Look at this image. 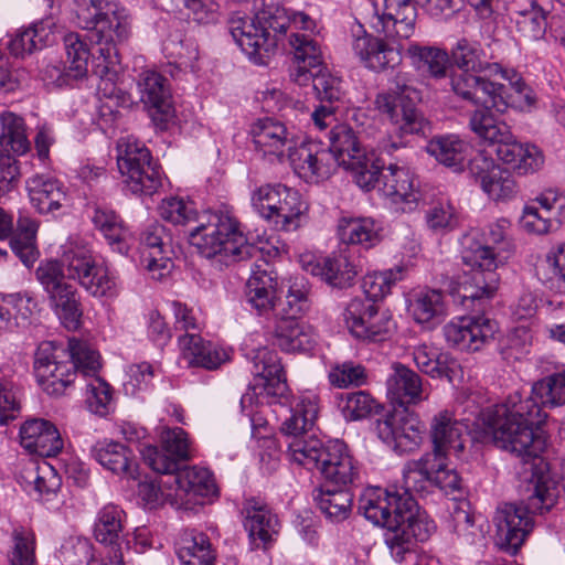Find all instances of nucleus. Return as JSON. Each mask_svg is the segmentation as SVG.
<instances>
[{"label": "nucleus", "mask_w": 565, "mask_h": 565, "mask_svg": "<svg viewBox=\"0 0 565 565\" xmlns=\"http://www.w3.org/2000/svg\"><path fill=\"white\" fill-rule=\"evenodd\" d=\"M483 192L494 201H508L518 195L519 189L515 180L508 170L494 169L492 175L481 185Z\"/></svg>", "instance_id": "nucleus-63"}, {"label": "nucleus", "mask_w": 565, "mask_h": 565, "mask_svg": "<svg viewBox=\"0 0 565 565\" xmlns=\"http://www.w3.org/2000/svg\"><path fill=\"white\" fill-rule=\"evenodd\" d=\"M548 0H533L530 7L518 13L516 30L525 40H542L547 30Z\"/></svg>", "instance_id": "nucleus-51"}, {"label": "nucleus", "mask_w": 565, "mask_h": 565, "mask_svg": "<svg viewBox=\"0 0 565 565\" xmlns=\"http://www.w3.org/2000/svg\"><path fill=\"white\" fill-rule=\"evenodd\" d=\"M131 35V18L128 10L117 2L108 4L104 12L100 23L89 35L90 42L96 44L93 54V73L102 77L100 90L104 95L115 96L119 94L121 103L128 100V97L116 90L114 83L116 74L120 73V56L118 45L126 42Z\"/></svg>", "instance_id": "nucleus-9"}, {"label": "nucleus", "mask_w": 565, "mask_h": 565, "mask_svg": "<svg viewBox=\"0 0 565 565\" xmlns=\"http://www.w3.org/2000/svg\"><path fill=\"white\" fill-rule=\"evenodd\" d=\"M406 57L411 65L426 77L437 81L448 76L451 62L450 52L441 47L420 45L408 41Z\"/></svg>", "instance_id": "nucleus-33"}, {"label": "nucleus", "mask_w": 565, "mask_h": 565, "mask_svg": "<svg viewBox=\"0 0 565 565\" xmlns=\"http://www.w3.org/2000/svg\"><path fill=\"white\" fill-rule=\"evenodd\" d=\"M338 233L342 243L364 248L375 246L381 239L379 228L371 217H343L339 221Z\"/></svg>", "instance_id": "nucleus-47"}, {"label": "nucleus", "mask_w": 565, "mask_h": 565, "mask_svg": "<svg viewBox=\"0 0 565 565\" xmlns=\"http://www.w3.org/2000/svg\"><path fill=\"white\" fill-rule=\"evenodd\" d=\"M173 492L167 494L172 507L186 508L196 503L199 498H210L217 493L214 478L206 468L183 467L170 477Z\"/></svg>", "instance_id": "nucleus-19"}, {"label": "nucleus", "mask_w": 565, "mask_h": 565, "mask_svg": "<svg viewBox=\"0 0 565 565\" xmlns=\"http://www.w3.org/2000/svg\"><path fill=\"white\" fill-rule=\"evenodd\" d=\"M468 422L469 418L458 419L449 409L436 413L429 423L433 452L428 455L447 456L451 451L461 452L468 438Z\"/></svg>", "instance_id": "nucleus-23"}, {"label": "nucleus", "mask_w": 565, "mask_h": 565, "mask_svg": "<svg viewBox=\"0 0 565 565\" xmlns=\"http://www.w3.org/2000/svg\"><path fill=\"white\" fill-rule=\"evenodd\" d=\"M20 444L30 454L56 456L63 449V439L56 426L42 418L26 420L20 427Z\"/></svg>", "instance_id": "nucleus-30"}, {"label": "nucleus", "mask_w": 565, "mask_h": 565, "mask_svg": "<svg viewBox=\"0 0 565 565\" xmlns=\"http://www.w3.org/2000/svg\"><path fill=\"white\" fill-rule=\"evenodd\" d=\"M63 41L68 74L77 79L84 77L88 71V60L90 56L93 57L95 52H89L87 44L77 33L70 32L65 34Z\"/></svg>", "instance_id": "nucleus-58"}, {"label": "nucleus", "mask_w": 565, "mask_h": 565, "mask_svg": "<svg viewBox=\"0 0 565 565\" xmlns=\"http://www.w3.org/2000/svg\"><path fill=\"white\" fill-rule=\"evenodd\" d=\"M288 28L311 31L315 20L303 12H290L278 3H264L254 17L233 13L228 30L239 49L255 63L262 64L287 36Z\"/></svg>", "instance_id": "nucleus-7"}, {"label": "nucleus", "mask_w": 565, "mask_h": 565, "mask_svg": "<svg viewBox=\"0 0 565 565\" xmlns=\"http://www.w3.org/2000/svg\"><path fill=\"white\" fill-rule=\"evenodd\" d=\"M399 504V516L396 520L398 526L403 527L405 535L409 536L415 545L418 541H426L435 526L433 522L415 513L416 503L413 494L409 493L408 498L402 500Z\"/></svg>", "instance_id": "nucleus-53"}, {"label": "nucleus", "mask_w": 565, "mask_h": 565, "mask_svg": "<svg viewBox=\"0 0 565 565\" xmlns=\"http://www.w3.org/2000/svg\"><path fill=\"white\" fill-rule=\"evenodd\" d=\"M386 387L392 399L401 404H417L425 398L420 376L402 363L392 365V373L386 380Z\"/></svg>", "instance_id": "nucleus-38"}, {"label": "nucleus", "mask_w": 565, "mask_h": 565, "mask_svg": "<svg viewBox=\"0 0 565 565\" xmlns=\"http://www.w3.org/2000/svg\"><path fill=\"white\" fill-rule=\"evenodd\" d=\"M141 263L156 279L163 278L173 266L171 259V236L163 225L152 223L140 236Z\"/></svg>", "instance_id": "nucleus-26"}, {"label": "nucleus", "mask_w": 565, "mask_h": 565, "mask_svg": "<svg viewBox=\"0 0 565 565\" xmlns=\"http://www.w3.org/2000/svg\"><path fill=\"white\" fill-rule=\"evenodd\" d=\"M290 32L288 44L295 58V65L290 70V78L300 86L310 83L312 71L322 65V52L320 44L312 38L315 31L288 28Z\"/></svg>", "instance_id": "nucleus-25"}, {"label": "nucleus", "mask_w": 565, "mask_h": 565, "mask_svg": "<svg viewBox=\"0 0 565 565\" xmlns=\"http://www.w3.org/2000/svg\"><path fill=\"white\" fill-rule=\"evenodd\" d=\"M380 193L402 212L415 211L422 200L417 177L406 162L398 158L383 168Z\"/></svg>", "instance_id": "nucleus-17"}, {"label": "nucleus", "mask_w": 565, "mask_h": 565, "mask_svg": "<svg viewBox=\"0 0 565 565\" xmlns=\"http://www.w3.org/2000/svg\"><path fill=\"white\" fill-rule=\"evenodd\" d=\"M90 218L95 228L104 235L108 243L116 245L118 250L122 253L125 249L122 242L126 238L127 231L120 217L113 210L96 206Z\"/></svg>", "instance_id": "nucleus-57"}, {"label": "nucleus", "mask_w": 565, "mask_h": 565, "mask_svg": "<svg viewBox=\"0 0 565 565\" xmlns=\"http://www.w3.org/2000/svg\"><path fill=\"white\" fill-rule=\"evenodd\" d=\"M339 407L345 419L360 420L372 415L379 404L367 392L358 391L342 394Z\"/></svg>", "instance_id": "nucleus-60"}, {"label": "nucleus", "mask_w": 565, "mask_h": 565, "mask_svg": "<svg viewBox=\"0 0 565 565\" xmlns=\"http://www.w3.org/2000/svg\"><path fill=\"white\" fill-rule=\"evenodd\" d=\"M9 563L10 565H34L35 535L32 530L22 526L13 530Z\"/></svg>", "instance_id": "nucleus-61"}, {"label": "nucleus", "mask_w": 565, "mask_h": 565, "mask_svg": "<svg viewBox=\"0 0 565 565\" xmlns=\"http://www.w3.org/2000/svg\"><path fill=\"white\" fill-rule=\"evenodd\" d=\"M160 216L175 225L195 222L190 231V244L199 254L220 265H228L255 257L259 249L247 239L238 221L230 212H204L198 214L194 203L179 196H169L159 205Z\"/></svg>", "instance_id": "nucleus-3"}, {"label": "nucleus", "mask_w": 565, "mask_h": 565, "mask_svg": "<svg viewBox=\"0 0 565 565\" xmlns=\"http://www.w3.org/2000/svg\"><path fill=\"white\" fill-rule=\"evenodd\" d=\"M54 41V23L51 20H43L18 31L9 41L8 49L14 56L23 57L26 54L53 44Z\"/></svg>", "instance_id": "nucleus-40"}, {"label": "nucleus", "mask_w": 565, "mask_h": 565, "mask_svg": "<svg viewBox=\"0 0 565 565\" xmlns=\"http://www.w3.org/2000/svg\"><path fill=\"white\" fill-rule=\"evenodd\" d=\"M450 532L471 543L476 536L475 519L467 501L454 502L446 521Z\"/></svg>", "instance_id": "nucleus-62"}, {"label": "nucleus", "mask_w": 565, "mask_h": 565, "mask_svg": "<svg viewBox=\"0 0 565 565\" xmlns=\"http://www.w3.org/2000/svg\"><path fill=\"white\" fill-rule=\"evenodd\" d=\"M413 360L418 370L433 379H446L454 383L461 374V366L449 353H438L435 349L420 344L413 351Z\"/></svg>", "instance_id": "nucleus-37"}, {"label": "nucleus", "mask_w": 565, "mask_h": 565, "mask_svg": "<svg viewBox=\"0 0 565 565\" xmlns=\"http://www.w3.org/2000/svg\"><path fill=\"white\" fill-rule=\"evenodd\" d=\"M379 437L399 454L417 449L423 441V431L415 419L397 415L386 416L377 420Z\"/></svg>", "instance_id": "nucleus-29"}, {"label": "nucleus", "mask_w": 565, "mask_h": 565, "mask_svg": "<svg viewBox=\"0 0 565 565\" xmlns=\"http://www.w3.org/2000/svg\"><path fill=\"white\" fill-rule=\"evenodd\" d=\"M404 276L405 268L403 266H396L384 271L366 274L363 277L361 285L362 290L366 296L364 300H370L375 303L376 300L387 296L393 286H395L397 281L403 280Z\"/></svg>", "instance_id": "nucleus-55"}, {"label": "nucleus", "mask_w": 565, "mask_h": 565, "mask_svg": "<svg viewBox=\"0 0 565 565\" xmlns=\"http://www.w3.org/2000/svg\"><path fill=\"white\" fill-rule=\"evenodd\" d=\"M542 407L565 405V370L535 382L531 396Z\"/></svg>", "instance_id": "nucleus-54"}, {"label": "nucleus", "mask_w": 565, "mask_h": 565, "mask_svg": "<svg viewBox=\"0 0 565 565\" xmlns=\"http://www.w3.org/2000/svg\"><path fill=\"white\" fill-rule=\"evenodd\" d=\"M356 275L355 266L349 262L344 252L333 253L323 258L321 278L329 285L345 288L351 285Z\"/></svg>", "instance_id": "nucleus-56"}, {"label": "nucleus", "mask_w": 565, "mask_h": 565, "mask_svg": "<svg viewBox=\"0 0 565 565\" xmlns=\"http://www.w3.org/2000/svg\"><path fill=\"white\" fill-rule=\"evenodd\" d=\"M409 490L403 482L401 488L391 486L386 489L380 487L366 488L359 501L360 512L375 525L387 529L395 525L399 516V503L408 498Z\"/></svg>", "instance_id": "nucleus-18"}, {"label": "nucleus", "mask_w": 565, "mask_h": 565, "mask_svg": "<svg viewBox=\"0 0 565 565\" xmlns=\"http://www.w3.org/2000/svg\"><path fill=\"white\" fill-rule=\"evenodd\" d=\"M140 99L146 107L162 115L171 111V93L168 81L156 71H145L138 81Z\"/></svg>", "instance_id": "nucleus-43"}, {"label": "nucleus", "mask_w": 565, "mask_h": 565, "mask_svg": "<svg viewBox=\"0 0 565 565\" xmlns=\"http://www.w3.org/2000/svg\"><path fill=\"white\" fill-rule=\"evenodd\" d=\"M318 340L316 329L299 319H279L275 328L276 344L286 352H307Z\"/></svg>", "instance_id": "nucleus-35"}, {"label": "nucleus", "mask_w": 565, "mask_h": 565, "mask_svg": "<svg viewBox=\"0 0 565 565\" xmlns=\"http://www.w3.org/2000/svg\"><path fill=\"white\" fill-rule=\"evenodd\" d=\"M175 553L181 565H213L215 554L206 534L183 530L177 542Z\"/></svg>", "instance_id": "nucleus-39"}, {"label": "nucleus", "mask_w": 565, "mask_h": 565, "mask_svg": "<svg viewBox=\"0 0 565 565\" xmlns=\"http://www.w3.org/2000/svg\"><path fill=\"white\" fill-rule=\"evenodd\" d=\"M443 331L449 345L465 351H478L493 339L498 326L486 316L460 317L445 324Z\"/></svg>", "instance_id": "nucleus-22"}, {"label": "nucleus", "mask_w": 565, "mask_h": 565, "mask_svg": "<svg viewBox=\"0 0 565 565\" xmlns=\"http://www.w3.org/2000/svg\"><path fill=\"white\" fill-rule=\"evenodd\" d=\"M34 373L44 392L61 396L82 374L88 377L86 384V404L88 409L99 416H106L113 406L109 384L98 373L102 369L100 354L87 341L71 338L66 349L54 342H42L34 354Z\"/></svg>", "instance_id": "nucleus-2"}, {"label": "nucleus", "mask_w": 565, "mask_h": 565, "mask_svg": "<svg viewBox=\"0 0 565 565\" xmlns=\"http://www.w3.org/2000/svg\"><path fill=\"white\" fill-rule=\"evenodd\" d=\"M252 205L277 230L287 232L300 226L308 210L301 194L282 184H265L256 189L252 195Z\"/></svg>", "instance_id": "nucleus-13"}, {"label": "nucleus", "mask_w": 565, "mask_h": 565, "mask_svg": "<svg viewBox=\"0 0 565 565\" xmlns=\"http://www.w3.org/2000/svg\"><path fill=\"white\" fill-rule=\"evenodd\" d=\"M249 132L256 151L271 162H281L286 157L289 159L297 145L295 135L284 122L274 118L257 119Z\"/></svg>", "instance_id": "nucleus-20"}, {"label": "nucleus", "mask_w": 565, "mask_h": 565, "mask_svg": "<svg viewBox=\"0 0 565 565\" xmlns=\"http://www.w3.org/2000/svg\"><path fill=\"white\" fill-rule=\"evenodd\" d=\"M47 298L50 308L66 329L76 330L79 328L83 310L77 289L74 286L63 288Z\"/></svg>", "instance_id": "nucleus-50"}, {"label": "nucleus", "mask_w": 565, "mask_h": 565, "mask_svg": "<svg viewBox=\"0 0 565 565\" xmlns=\"http://www.w3.org/2000/svg\"><path fill=\"white\" fill-rule=\"evenodd\" d=\"M498 58L493 50L488 55L478 41L459 39L450 49V60L460 71L450 74L451 92L463 102L494 107L501 114L533 106L531 87Z\"/></svg>", "instance_id": "nucleus-1"}, {"label": "nucleus", "mask_w": 565, "mask_h": 565, "mask_svg": "<svg viewBox=\"0 0 565 565\" xmlns=\"http://www.w3.org/2000/svg\"><path fill=\"white\" fill-rule=\"evenodd\" d=\"M447 456L424 455L418 460L408 461L403 468V482L413 493H422L428 486L438 488L446 495L462 494V481L454 468L446 463Z\"/></svg>", "instance_id": "nucleus-14"}, {"label": "nucleus", "mask_w": 565, "mask_h": 565, "mask_svg": "<svg viewBox=\"0 0 565 565\" xmlns=\"http://www.w3.org/2000/svg\"><path fill=\"white\" fill-rule=\"evenodd\" d=\"M329 147L327 148L337 159V168H345L355 159L365 154L354 130L347 124H340L332 127L329 132Z\"/></svg>", "instance_id": "nucleus-45"}, {"label": "nucleus", "mask_w": 565, "mask_h": 565, "mask_svg": "<svg viewBox=\"0 0 565 565\" xmlns=\"http://www.w3.org/2000/svg\"><path fill=\"white\" fill-rule=\"evenodd\" d=\"M90 454L104 469L111 473L135 478L136 462L132 451L126 445L104 439L92 447Z\"/></svg>", "instance_id": "nucleus-36"}, {"label": "nucleus", "mask_w": 565, "mask_h": 565, "mask_svg": "<svg viewBox=\"0 0 565 565\" xmlns=\"http://www.w3.org/2000/svg\"><path fill=\"white\" fill-rule=\"evenodd\" d=\"M481 236L482 244H477L463 255V262L472 268L470 279L461 286L463 301L492 298L500 281L497 269L503 266L515 250L511 222L505 217L489 223Z\"/></svg>", "instance_id": "nucleus-8"}, {"label": "nucleus", "mask_w": 565, "mask_h": 565, "mask_svg": "<svg viewBox=\"0 0 565 565\" xmlns=\"http://www.w3.org/2000/svg\"><path fill=\"white\" fill-rule=\"evenodd\" d=\"M36 279L47 297L71 286L65 280H76L90 296L113 297L117 291V277L105 264L97 263L89 247L79 238L70 237L62 246L61 262H41Z\"/></svg>", "instance_id": "nucleus-6"}, {"label": "nucleus", "mask_w": 565, "mask_h": 565, "mask_svg": "<svg viewBox=\"0 0 565 565\" xmlns=\"http://www.w3.org/2000/svg\"><path fill=\"white\" fill-rule=\"evenodd\" d=\"M242 514L253 550L267 548L278 534L279 521L266 502L259 498L244 501Z\"/></svg>", "instance_id": "nucleus-27"}, {"label": "nucleus", "mask_w": 565, "mask_h": 565, "mask_svg": "<svg viewBox=\"0 0 565 565\" xmlns=\"http://www.w3.org/2000/svg\"><path fill=\"white\" fill-rule=\"evenodd\" d=\"M497 156L519 175L535 173L545 162L544 153L536 145L519 142L513 134L509 141L498 146Z\"/></svg>", "instance_id": "nucleus-31"}, {"label": "nucleus", "mask_w": 565, "mask_h": 565, "mask_svg": "<svg viewBox=\"0 0 565 565\" xmlns=\"http://www.w3.org/2000/svg\"><path fill=\"white\" fill-rule=\"evenodd\" d=\"M0 146L4 151H11L21 156L30 150L31 143L21 116L11 111H4L0 114Z\"/></svg>", "instance_id": "nucleus-52"}, {"label": "nucleus", "mask_w": 565, "mask_h": 565, "mask_svg": "<svg viewBox=\"0 0 565 565\" xmlns=\"http://www.w3.org/2000/svg\"><path fill=\"white\" fill-rule=\"evenodd\" d=\"M30 202L41 214L60 210L67 201L65 185L49 174H34L26 180Z\"/></svg>", "instance_id": "nucleus-32"}, {"label": "nucleus", "mask_w": 565, "mask_h": 565, "mask_svg": "<svg viewBox=\"0 0 565 565\" xmlns=\"http://www.w3.org/2000/svg\"><path fill=\"white\" fill-rule=\"evenodd\" d=\"M256 265L246 282V300L258 315H265L274 309L276 301L277 281L266 269Z\"/></svg>", "instance_id": "nucleus-41"}, {"label": "nucleus", "mask_w": 565, "mask_h": 565, "mask_svg": "<svg viewBox=\"0 0 565 565\" xmlns=\"http://www.w3.org/2000/svg\"><path fill=\"white\" fill-rule=\"evenodd\" d=\"M383 13L377 18L379 31L386 39L367 34L362 25L353 31L352 50L369 70L381 72L402 63L409 38L415 32L417 12L412 0H383Z\"/></svg>", "instance_id": "nucleus-5"}, {"label": "nucleus", "mask_w": 565, "mask_h": 565, "mask_svg": "<svg viewBox=\"0 0 565 565\" xmlns=\"http://www.w3.org/2000/svg\"><path fill=\"white\" fill-rule=\"evenodd\" d=\"M250 372L263 380L268 396L282 398L287 391L285 373L278 354L267 348H259L252 358Z\"/></svg>", "instance_id": "nucleus-34"}, {"label": "nucleus", "mask_w": 565, "mask_h": 565, "mask_svg": "<svg viewBox=\"0 0 565 565\" xmlns=\"http://www.w3.org/2000/svg\"><path fill=\"white\" fill-rule=\"evenodd\" d=\"M344 169L350 170L355 183L363 190L377 188L380 191L382 170L366 153L355 159Z\"/></svg>", "instance_id": "nucleus-64"}, {"label": "nucleus", "mask_w": 565, "mask_h": 565, "mask_svg": "<svg viewBox=\"0 0 565 565\" xmlns=\"http://www.w3.org/2000/svg\"><path fill=\"white\" fill-rule=\"evenodd\" d=\"M319 414L318 397L312 393L300 395L291 405L290 416L281 425L287 436V458L308 470H317L327 444L310 435Z\"/></svg>", "instance_id": "nucleus-11"}, {"label": "nucleus", "mask_w": 565, "mask_h": 565, "mask_svg": "<svg viewBox=\"0 0 565 565\" xmlns=\"http://www.w3.org/2000/svg\"><path fill=\"white\" fill-rule=\"evenodd\" d=\"M312 497L320 512L330 522H342L351 514L353 495L347 489L331 490L320 487L313 490Z\"/></svg>", "instance_id": "nucleus-46"}, {"label": "nucleus", "mask_w": 565, "mask_h": 565, "mask_svg": "<svg viewBox=\"0 0 565 565\" xmlns=\"http://www.w3.org/2000/svg\"><path fill=\"white\" fill-rule=\"evenodd\" d=\"M343 319L350 333L363 341H384L392 337L396 327L388 311H379L375 303L360 298L348 303Z\"/></svg>", "instance_id": "nucleus-15"}, {"label": "nucleus", "mask_w": 565, "mask_h": 565, "mask_svg": "<svg viewBox=\"0 0 565 565\" xmlns=\"http://www.w3.org/2000/svg\"><path fill=\"white\" fill-rule=\"evenodd\" d=\"M555 500L554 490L539 478L534 483L533 492L527 498L526 505L504 503L498 507L493 518L497 546L510 555H515L534 527L531 514L548 511Z\"/></svg>", "instance_id": "nucleus-10"}, {"label": "nucleus", "mask_w": 565, "mask_h": 565, "mask_svg": "<svg viewBox=\"0 0 565 565\" xmlns=\"http://www.w3.org/2000/svg\"><path fill=\"white\" fill-rule=\"evenodd\" d=\"M469 146L456 135L440 136L431 139L426 150L446 167L459 171L463 167Z\"/></svg>", "instance_id": "nucleus-49"}, {"label": "nucleus", "mask_w": 565, "mask_h": 565, "mask_svg": "<svg viewBox=\"0 0 565 565\" xmlns=\"http://www.w3.org/2000/svg\"><path fill=\"white\" fill-rule=\"evenodd\" d=\"M408 311L418 324H434L445 316V297L440 290L423 289L408 301Z\"/></svg>", "instance_id": "nucleus-44"}, {"label": "nucleus", "mask_w": 565, "mask_h": 565, "mask_svg": "<svg viewBox=\"0 0 565 565\" xmlns=\"http://www.w3.org/2000/svg\"><path fill=\"white\" fill-rule=\"evenodd\" d=\"M125 511L116 504L108 503L100 508L94 523V536L97 542L106 545L120 546L118 541L124 530Z\"/></svg>", "instance_id": "nucleus-48"}, {"label": "nucleus", "mask_w": 565, "mask_h": 565, "mask_svg": "<svg viewBox=\"0 0 565 565\" xmlns=\"http://www.w3.org/2000/svg\"><path fill=\"white\" fill-rule=\"evenodd\" d=\"M57 557L63 565H88L96 559L93 543L83 536L66 537L57 551Z\"/></svg>", "instance_id": "nucleus-59"}, {"label": "nucleus", "mask_w": 565, "mask_h": 565, "mask_svg": "<svg viewBox=\"0 0 565 565\" xmlns=\"http://www.w3.org/2000/svg\"><path fill=\"white\" fill-rule=\"evenodd\" d=\"M411 87L403 86L397 89L380 93L375 98V107L385 115L401 136L418 135L424 132L427 121L412 100Z\"/></svg>", "instance_id": "nucleus-16"}, {"label": "nucleus", "mask_w": 565, "mask_h": 565, "mask_svg": "<svg viewBox=\"0 0 565 565\" xmlns=\"http://www.w3.org/2000/svg\"><path fill=\"white\" fill-rule=\"evenodd\" d=\"M178 342L182 360L191 367L214 371L232 359V348L205 340L199 333H185Z\"/></svg>", "instance_id": "nucleus-24"}, {"label": "nucleus", "mask_w": 565, "mask_h": 565, "mask_svg": "<svg viewBox=\"0 0 565 565\" xmlns=\"http://www.w3.org/2000/svg\"><path fill=\"white\" fill-rule=\"evenodd\" d=\"M477 419L498 448L526 461L539 457L546 447L545 438L534 430L545 422L546 414L532 397L522 398L515 392L503 403L476 411Z\"/></svg>", "instance_id": "nucleus-4"}, {"label": "nucleus", "mask_w": 565, "mask_h": 565, "mask_svg": "<svg viewBox=\"0 0 565 565\" xmlns=\"http://www.w3.org/2000/svg\"><path fill=\"white\" fill-rule=\"evenodd\" d=\"M317 471L326 481L340 487L352 484L359 478L356 461L348 446L339 439L327 443Z\"/></svg>", "instance_id": "nucleus-28"}, {"label": "nucleus", "mask_w": 565, "mask_h": 565, "mask_svg": "<svg viewBox=\"0 0 565 565\" xmlns=\"http://www.w3.org/2000/svg\"><path fill=\"white\" fill-rule=\"evenodd\" d=\"M476 106L481 108H477L471 113L469 127L479 139L500 146L512 138L510 126L502 120L495 119L492 115L491 109L498 111L494 107L487 105Z\"/></svg>", "instance_id": "nucleus-42"}, {"label": "nucleus", "mask_w": 565, "mask_h": 565, "mask_svg": "<svg viewBox=\"0 0 565 565\" xmlns=\"http://www.w3.org/2000/svg\"><path fill=\"white\" fill-rule=\"evenodd\" d=\"M289 161L299 178L309 183L328 179L337 170V159L322 143L309 140L296 145Z\"/></svg>", "instance_id": "nucleus-21"}, {"label": "nucleus", "mask_w": 565, "mask_h": 565, "mask_svg": "<svg viewBox=\"0 0 565 565\" xmlns=\"http://www.w3.org/2000/svg\"><path fill=\"white\" fill-rule=\"evenodd\" d=\"M117 166L132 194L152 195L162 186L160 168L152 162L149 149L132 137L118 141Z\"/></svg>", "instance_id": "nucleus-12"}]
</instances>
